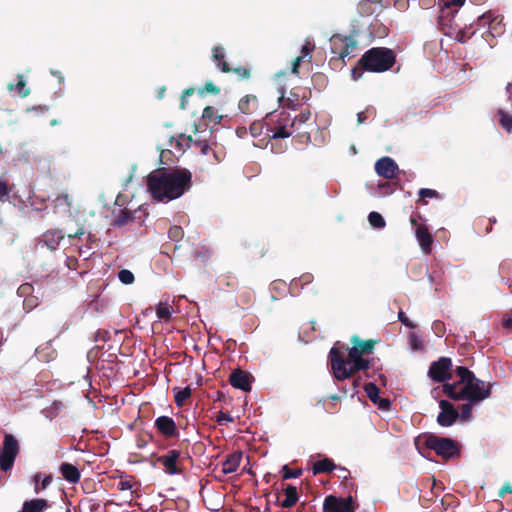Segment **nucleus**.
I'll list each match as a JSON object with an SVG mask.
<instances>
[{
	"label": "nucleus",
	"instance_id": "1",
	"mask_svg": "<svg viewBox=\"0 0 512 512\" xmlns=\"http://www.w3.org/2000/svg\"><path fill=\"white\" fill-rule=\"evenodd\" d=\"M455 373L459 378L452 384H444V394L454 401H468L460 407L459 414L463 420H469L472 414V405L479 403L491 395L492 385L485 386L484 381L478 379L467 367L457 366Z\"/></svg>",
	"mask_w": 512,
	"mask_h": 512
},
{
	"label": "nucleus",
	"instance_id": "2",
	"mask_svg": "<svg viewBox=\"0 0 512 512\" xmlns=\"http://www.w3.org/2000/svg\"><path fill=\"white\" fill-rule=\"evenodd\" d=\"M192 174L185 168L168 170L159 168L147 177V189L151 196L161 202L181 197L191 187Z\"/></svg>",
	"mask_w": 512,
	"mask_h": 512
},
{
	"label": "nucleus",
	"instance_id": "3",
	"mask_svg": "<svg viewBox=\"0 0 512 512\" xmlns=\"http://www.w3.org/2000/svg\"><path fill=\"white\" fill-rule=\"evenodd\" d=\"M355 349L337 341L329 352V362L333 376L338 381H343L354 376L359 371L370 368V360L356 356Z\"/></svg>",
	"mask_w": 512,
	"mask_h": 512
},
{
	"label": "nucleus",
	"instance_id": "4",
	"mask_svg": "<svg viewBox=\"0 0 512 512\" xmlns=\"http://www.w3.org/2000/svg\"><path fill=\"white\" fill-rule=\"evenodd\" d=\"M395 53L385 47H374L367 50L359 59L360 69L352 70V77L357 80L361 76V69L370 72H385L389 70L395 63Z\"/></svg>",
	"mask_w": 512,
	"mask_h": 512
},
{
	"label": "nucleus",
	"instance_id": "5",
	"mask_svg": "<svg viewBox=\"0 0 512 512\" xmlns=\"http://www.w3.org/2000/svg\"><path fill=\"white\" fill-rule=\"evenodd\" d=\"M421 440L426 448L433 450L446 461L460 456V444L451 438L440 437L435 434H425L416 441V445H418Z\"/></svg>",
	"mask_w": 512,
	"mask_h": 512
},
{
	"label": "nucleus",
	"instance_id": "6",
	"mask_svg": "<svg viewBox=\"0 0 512 512\" xmlns=\"http://www.w3.org/2000/svg\"><path fill=\"white\" fill-rule=\"evenodd\" d=\"M266 119V135L270 139L288 138L295 132L287 111L266 113Z\"/></svg>",
	"mask_w": 512,
	"mask_h": 512
},
{
	"label": "nucleus",
	"instance_id": "7",
	"mask_svg": "<svg viewBox=\"0 0 512 512\" xmlns=\"http://www.w3.org/2000/svg\"><path fill=\"white\" fill-rule=\"evenodd\" d=\"M331 42V53L336 57L331 58L330 62L335 63L342 61L356 49L357 41L353 35L343 36L335 34L330 39Z\"/></svg>",
	"mask_w": 512,
	"mask_h": 512
},
{
	"label": "nucleus",
	"instance_id": "8",
	"mask_svg": "<svg viewBox=\"0 0 512 512\" xmlns=\"http://www.w3.org/2000/svg\"><path fill=\"white\" fill-rule=\"evenodd\" d=\"M19 453V444L12 434H6L3 445L0 448V470L7 472L10 470Z\"/></svg>",
	"mask_w": 512,
	"mask_h": 512
},
{
	"label": "nucleus",
	"instance_id": "9",
	"mask_svg": "<svg viewBox=\"0 0 512 512\" xmlns=\"http://www.w3.org/2000/svg\"><path fill=\"white\" fill-rule=\"evenodd\" d=\"M452 360L449 357H440L437 361L430 364L428 376L434 382L448 384L447 381L452 378L453 372Z\"/></svg>",
	"mask_w": 512,
	"mask_h": 512
},
{
	"label": "nucleus",
	"instance_id": "10",
	"mask_svg": "<svg viewBox=\"0 0 512 512\" xmlns=\"http://www.w3.org/2000/svg\"><path fill=\"white\" fill-rule=\"evenodd\" d=\"M180 456L181 452L179 450L171 449L166 454L158 456L156 461L164 467L167 474L179 475L183 473Z\"/></svg>",
	"mask_w": 512,
	"mask_h": 512
},
{
	"label": "nucleus",
	"instance_id": "11",
	"mask_svg": "<svg viewBox=\"0 0 512 512\" xmlns=\"http://www.w3.org/2000/svg\"><path fill=\"white\" fill-rule=\"evenodd\" d=\"M439 407L441 411L437 416V423L442 427L452 426L460 417L458 410L447 400H440Z\"/></svg>",
	"mask_w": 512,
	"mask_h": 512
},
{
	"label": "nucleus",
	"instance_id": "12",
	"mask_svg": "<svg viewBox=\"0 0 512 512\" xmlns=\"http://www.w3.org/2000/svg\"><path fill=\"white\" fill-rule=\"evenodd\" d=\"M353 499L351 496L347 498L329 495L323 503V512H347L352 510Z\"/></svg>",
	"mask_w": 512,
	"mask_h": 512
},
{
	"label": "nucleus",
	"instance_id": "13",
	"mask_svg": "<svg viewBox=\"0 0 512 512\" xmlns=\"http://www.w3.org/2000/svg\"><path fill=\"white\" fill-rule=\"evenodd\" d=\"M239 111L244 115H266L256 95L247 94L243 96L238 103Z\"/></svg>",
	"mask_w": 512,
	"mask_h": 512
},
{
	"label": "nucleus",
	"instance_id": "14",
	"mask_svg": "<svg viewBox=\"0 0 512 512\" xmlns=\"http://www.w3.org/2000/svg\"><path fill=\"white\" fill-rule=\"evenodd\" d=\"M375 171L379 176L392 180L399 173V168L394 159L386 156L376 161Z\"/></svg>",
	"mask_w": 512,
	"mask_h": 512
},
{
	"label": "nucleus",
	"instance_id": "15",
	"mask_svg": "<svg viewBox=\"0 0 512 512\" xmlns=\"http://www.w3.org/2000/svg\"><path fill=\"white\" fill-rule=\"evenodd\" d=\"M154 425L158 432L166 439L179 436L177 425L173 418L169 416H159L156 418Z\"/></svg>",
	"mask_w": 512,
	"mask_h": 512
},
{
	"label": "nucleus",
	"instance_id": "16",
	"mask_svg": "<svg viewBox=\"0 0 512 512\" xmlns=\"http://www.w3.org/2000/svg\"><path fill=\"white\" fill-rule=\"evenodd\" d=\"M229 383L234 388L249 392L251 390L252 376L248 372L238 368L230 374Z\"/></svg>",
	"mask_w": 512,
	"mask_h": 512
},
{
	"label": "nucleus",
	"instance_id": "17",
	"mask_svg": "<svg viewBox=\"0 0 512 512\" xmlns=\"http://www.w3.org/2000/svg\"><path fill=\"white\" fill-rule=\"evenodd\" d=\"M416 239L425 254H429L432 250L433 236L429 232L425 224H419L415 229Z\"/></svg>",
	"mask_w": 512,
	"mask_h": 512
},
{
	"label": "nucleus",
	"instance_id": "18",
	"mask_svg": "<svg viewBox=\"0 0 512 512\" xmlns=\"http://www.w3.org/2000/svg\"><path fill=\"white\" fill-rule=\"evenodd\" d=\"M63 239L64 234L61 230H48L42 235L39 243L50 251H55Z\"/></svg>",
	"mask_w": 512,
	"mask_h": 512
},
{
	"label": "nucleus",
	"instance_id": "19",
	"mask_svg": "<svg viewBox=\"0 0 512 512\" xmlns=\"http://www.w3.org/2000/svg\"><path fill=\"white\" fill-rule=\"evenodd\" d=\"M351 342L353 346L350 349H355V355L359 357H363V355L372 353L376 344L375 340H362L357 335L352 336Z\"/></svg>",
	"mask_w": 512,
	"mask_h": 512
},
{
	"label": "nucleus",
	"instance_id": "20",
	"mask_svg": "<svg viewBox=\"0 0 512 512\" xmlns=\"http://www.w3.org/2000/svg\"><path fill=\"white\" fill-rule=\"evenodd\" d=\"M243 453L240 450L234 451L233 453L226 456V459L222 462V472L224 474H231L237 471L240 466Z\"/></svg>",
	"mask_w": 512,
	"mask_h": 512
},
{
	"label": "nucleus",
	"instance_id": "21",
	"mask_svg": "<svg viewBox=\"0 0 512 512\" xmlns=\"http://www.w3.org/2000/svg\"><path fill=\"white\" fill-rule=\"evenodd\" d=\"M49 507L50 504L46 499L35 498L24 501L22 509L19 512H45Z\"/></svg>",
	"mask_w": 512,
	"mask_h": 512
},
{
	"label": "nucleus",
	"instance_id": "22",
	"mask_svg": "<svg viewBox=\"0 0 512 512\" xmlns=\"http://www.w3.org/2000/svg\"><path fill=\"white\" fill-rule=\"evenodd\" d=\"M59 471L63 478L70 483L75 484L80 480L79 469L71 463L63 462L59 467Z\"/></svg>",
	"mask_w": 512,
	"mask_h": 512
},
{
	"label": "nucleus",
	"instance_id": "23",
	"mask_svg": "<svg viewBox=\"0 0 512 512\" xmlns=\"http://www.w3.org/2000/svg\"><path fill=\"white\" fill-rule=\"evenodd\" d=\"M282 490L284 492V499L279 502V505L283 508L293 507L299 499L297 487L288 484Z\"/></svg>",
	"mask_w": 512,
	"mask_h": 512
},
{
	"label": "nucleus",
	"instance_id": "24",
	"mask_svg": "<svg viewBox=\"0 0 512 512\" xmlns=\"http://www.w3.org/2000/svg\"><path fill=\"white\" fill-rule=\"evenodd\" d=\"M71 199L68 194H60L53 200L54 212H64L71 214Z\"/></svg>",
	"mask_w": 512,
	"mask_h": 512
},
{
	"label": "nucleus",
	"instance_id": "25",
	"mask_svg": "<svg viewBox=\"0 0 512 512\" xmlns=\"http://www.w3.org/2000/svg\"><path fill=\"white\" fill-rule=\"evenodd\" d=\"M338 466L335 465L332 459L324 458L322 460L316 461L312 466V471L314 475L322 474V473H330L333 470L337 469Z\"/></svg>",
	"mask_w": 512,
	"mask_h": 512
},
{
	"label": "nucleus",
	"instance_id": "26",
	"mask_svg": "<svg viewBox=\"0 0 512 512\" xmlns=\"http://www.w3.org/2000/svg\"><path fill=\"white\" fill-rule=\"evenodd\" d=\"M138 485V482L135 480L133 476H121L120 481L118 483V489L121 491H131L132 495H135L136 497H139L138 490L134 489V487Z\"/></svg>",
	"mask_w": 512,
	"mask_h": 512
},
{
	"label": "nucleus",
	"instance_id": "27",
	"mask_svg": "<svg viewBox=\"0 0 512 512\" xmlns=\"http://www.w3.org/2000/svg\"><path fill=\"white\" fill-rule=\"evenodd\" d=\"M225 54L224 49L221 46H215L213 48V60L217 63V67L225 73H228L231 71V68L229 67L228 63L224 60Z\"/></svg>",
	"mask_w": 512,
	"mask_h": 512
},
{
	"label": "nucleus",
	"instance_id": "28",
	"mask_svg": "<svg viewBox=\"0 0 512 512\" xmlns=\"http://www.w3.org/2000/svg\"><path fill=\"white\" fill-rule=\"evenodd\" d=\"M134 220L133 212L128 209L120 210L118 215L113 219L114 227H123Z\"/></svg>",
	"mask_w": 512,
	"mask_h": 512
},
{
	"label": "nucleus",
	"instance_id": "29",
	"mask_svg": "<svg viewBox=\"0 0 512 512\" xmlns=\"http://www.w3.org/2000/svg\"><path fill=\"white\" fill-rule=\"evenodd\" d=\"M312 119V113L309 109L302 110L299 115L292 118L293 129L298 131L305 124H309Z\"/></svg>",
	"mask_w": 512,
	"mask_h": 512
},
{
	"label": "nucleus",
	"instance_id": "30",
	"mask_svg": "<svg viewBox=\"0 0 512 512\" xmlns=\"http://www.w3.org/2000/svg\"><path fill=\"white\" fill-rule=\"evenodd\" d=\"M42 474L36 473L33 477L35 482L34 491L39 493L41 490H45L53 481L52 475H47L41 480Z\"/></svg>",
	"mask_w": 512,
	"mask_h": 512
},
{
	"label": "nucleus",
	"instance_id": "31",
	"mask_svg": "<svg viewBox=\"0 0 512 512\" xmlns=\"http://www.w3.org/2000/svg\"><path fill=\"white\" fill-rule=\"evenodd\" d=\"M223 116L217 114L216 110L212 106H206L202 113V119L208 120L209 122L213 123L214 125L220 124Z\"/></svg>",
	"mask_w": 512,
	"mask_h": 512
},
{
	"label": "nucleus",
	"instance_id": "32",
	"mask_svg": "<svg viewBox=\"0 0 512 512\" xmlns=\"http://www.w3.org/2000/svg\"><path fill=\"white\" fill-rule=\"evenodd\" d=\"M493 21H491L490 26L488 28V33L495 37L496 35H500L503 31L502 26V16L495 14L493 12Z\"/></svg>",
	"mask_w": 512,
	"mask_h": 512
},
{
	"label": "nucleus",
	"instance_id": "33",
	"mask_svg": "<svg viewBox=\"0 0 512 512\" xmlns=\"http://www.w3.org/2000/svg\"><path fill=\"white\" fill-rule=\"evenodd\" d=\"M8 89L9 90H17L18 94L20 97L24 98V97H27L30 93V90L28 88H26V82L25 80L23 79V75H18V82L17 84L13 85V84H10L8 86Z\"/></svg>",
	"mask_w": 512,
	"mask_h": 512
},
{
	"label": "nucleus",
	"instance_id": "34",
	"mask_svg": "<svg viewBox=\"0 0 512 512\" xmlns=\"http://www.w3.org/2000/svg\"><path fill=\"white\" fill-rule=\"evenodd\" d=\"M499 123L504 130L508 133H512V115L508 114L503 110L498 111Z\"/></svg>",
	"mask_w": 512,
	"mask_h": 512
},
{
	"label": "nucleus",
	"instance_id": "35",
	"mask_svg": "<svg viewBox=\"0 0 512 512\" xmlns=\"http://www.w3.org/2000/svg\"><path fill=\"white\" fill-rule=\"evenodd\" d=\"M364 390L371 402L378 403V399L380 398V391L376 384L372 382L366 383L364 386Z\"/></svg>",
	"mask_w": 512,
	"mask_h": 512
},
{
	"label": "nucleus",
	"instance_id": "36",
	"mask_svg": "<svg viewBox=\"0 0 512 512\" xmlns=\"http://www.w3.org/2000/svg\"><path fill=\"white\" fill-rule=\"evenodd\" d=\"M191 396V389L190 387H185L183 389H180L176 392L174 396L175 403L178 407H181L184 405L185 401L190 398Z\"/></svg>",
	"mask_w": 512,
	"mask_h": 512
},
{
	"label": "nucleus",
	"instance_id": "37",
	"mask_svg": "<svg viewBox=\"0 0 512 512\" xmlns=\"http://www.w3.org/2000/svg\"><path fill=\"white\" fill-rule=\"evenodd\" d=\"M314 277L311 273H304L299 278H295L292 280L291 289L300 286L303 288L305 285L310 284L313 281Z\"/></svg>",
	"mask_w": 512,
	"mask_h": 512
},
{
	"label": "nucleus",
	"instance_id": "38",
	"mask_svg": "<svg viewBox=\"0 0 512 512\" xmlns=\"http://www.w3.org/2000/svg\"><path fill=\"white\" fill-rule=\"evenodd\" d=\"M368 220L371 226L379 229L384 228L386 224L383 216L375 211L370 212V214L368 215Z\"/></svg>",
	"mask_w": 512,
	"mask_h": 512
},
{
	"label": "nucleus",
	"instance_id": "39",
	"mask_svg": "<svg viewBox=\"0 0 512 512\" xmlns=\"http://www.w3.org/2000/svg\"><path fill=\"white\" fill-rule=\"evenodd\" d=\"M493 19V12L492 11H488L486 13H483L482 15H480L477 19V22H476V25H477V28L476 30H479L481 28H489L490 26V23Z\"/></svg>",
	"mask_w": 512,
	"mask_h": 512
},
{
	"label": "nucleus",
	"instance_id": "40",
	"mask_svg": "<svg viewBox=\"0 0 512 512\" xmlns=\"http://www.w3.org/2000/svg\"><path fill=\"white\" fill-rule=\"evenodd\" d=\"M282 478L284 480L298 478L302 475V469H290L288 465H283L281 468Z\"/></svg>",
	"mask_w": 512,
	"mask_h": 512
},
{
	"label": "nucleus",
	"instance_id": "41",
	"mask_svg": "<svg viewBox=\"0 0 512 512\" xmlns=\"http://www.w3.org/2000/svg\"><path fill=\"white\" fill-rule=\"evenodd\" d=\"M171 310L172 308L168 304H160L156 308L157 317L161 320L169 321L171 317Z\"/></svg>",
	"mask_w": 512,
	"mask_h": 512
},
{
	"label": "nucleus",
	"instance_id": "42",
	"mask_svg": "<svg viewBox=\"0 0 512 512\" xmlns=\"http://www.w3.org/2000/svg\"><path fill=\"white\" fill-rule=\"evenodd\" d=\"M184 231L181 226L173 225L168 230V237L175 242L182 240Z\"/></svg>",
	"mask_w": 512,
	"mask_h": 512
},
{
	"label": "nucleus",
	"instance_id": "43",
	"mask_svg": "<svg viewBox=\"0 0 512 512\" xmlns=\"http://www.w3.org/2000/svg\"><path fill=\"white\" fill-rule=\"evenodd\" d=\"M197 92L200 96H204L206 93L217 95L220 92V88L218 86H216L214 83L209 81V82H206L202 88H199L197 90Z\"/></svg>",
	"mask_w": 512,
	"mask_h": 512
},
{
	"label": "nucleus",
	"instance_id": "44",
	"mask_svg": "<svg viewBox=\"0 0 512 512\" xmlns=\"http://www.w3.org/2000/svg\"><path fill=\"white\" fill-rule=\"evenodd\" d=\"M119 280L126 285L132 284L135 280L134 274L127 269H122L118 273Z\"/></svg>",
	"mask_w": 512,
	"mask_h": 512
},
{
	"label": "nucleus",
	"instance_id": "45",
	"mask_svg": "<svg viewBox=\"0 0 512 512\" xmlns=\"http://www.w3.org/2000/svg\"><path fill=\"white\" fill-rule=\"evenodd\" d=\"M80 505L86 509H88L90 512H95L100 508V502L91 499V498H84L80 501Z\"/></svg>",
	"mask_w": 512,
	"mask_h": 512
},
{
	"label": "nucleus",
	"instance_id": "46",
	"mask_svg": "<svg viewBox=\"0 0 512 512\" xmlns=\"http://www.w3.org/2000/svg\"><path fill=\"white\" fill-rule=\"evenodd\" d=\"M33 291H34V287L32 284L30 283H23L21 284L18 289H17V295L19 297H23L24 299H26L27 297H29L31 294H33Z\"/></svg>",
	"mask_w": 512,
	"mask_h": 512
},
{
	"label": "nucleus",
	"instance_id": "47",
	"mask_svg": "<svg viewBox=\"0 0 512 512\" xmlns=\"http://www.w3.org/2000/svg\"><path fill=\"white\" fill-rule=\"evenodd\" d=\"M39 305V299L37 296L31 294L29 297L23 300V307L27 312L32 311Z\"/></svg>",
	"mask_w": 512,
	"mask_h": 512
},
{
	"label": "nucleus",
	"instance_id": "48",
	"mask_svg": "<svg viewBox=\"0 0 512 512\" xmlns=\"http://www.w3.org/2000/svg\"><path fill=\"white\" fill-rule=\"evenodd\" d=\"M280 99L284 101V107L289 109L296 110L299 106V99L295 94H291V96L286 99H284V96L282 95Z\"/></svg>",
	"mask_w": 512,
	"mask_h": 512
},
{
	"label": "nucleus",
	"instance_id": "49",
	"mask_svg": "<svg viewBox=\"0 0 512 512\" xmlns=\"http://www.w3.org/2000/svg\"><path fill=\"white\" fill-rule=\"evenodd\" d=\"M230 72H234L237 75L238 80L249 79L251 75L250 69L242 66L233 68Z\"/></svg>",
	"mask_w": 512,
	"mask_h": 512
},
{
	"label": "nucleus",
	"instance_id": "50",
	"mask_svg": "<svg viewBox=\"0 0 512 512\" xmlns=\"http://www.w3.org/2000/svg\"><path fill=\"white\" fill-rule=\"evenodd\" d=\"M195 93L194 88H187L183 91L181 99H180V109L184 110L188 105V98Z\"/></svg>",
	"mask_w": 512,
	"mask_h": 512
},
{
	"label": "nucleus",
	"instance_id": "51",
	"mask_svg": "<svg viewBox=\"0 0 512 512\" xmlns=\"http://www.w3.org/2000/svg\"><path fill=\"white\" fill-rule=\"evenodd\" d=\"M195 93L194 88H187L183 91L181 99H180V109L184 110L188 105V98Z\"/></svg>",
	"mask_w": 512,
	"mask_h": 512
},
{
	"label": "nucleus",
	"instance_id": "52",
	"mask_svg": "<svg viewBox=\"0 0 512 512\" xmlns=\"http://www.w3.org/2000/svg\"><path fill=\"white\" fill-rule=\"evenodd\" d=\"M418 194L421 200H423L424 198H440V194L438 191L429 188H421Z\"/></svg>",
	"mask_w": 512,
	"mask_h": 512
},
{
	"label": "nucleus",
	"instance_id": "53",
	"mask_svg": "<svg viewBox=\"0 0 512 512\" xmlns=\"http://www.w3.org/2000/svg\"><path fill=\"white\" fill-rule=\"evenodd\" d=\"M216 422L219 425H222L224 423H232L234 422V418L230 414L220 411L216 416Z\"/></svg>",
	"mask_w": 512,
	"mask_h": 512
},
{
	"label": "nucleus",
	"instance_id": "54",
	"mask_svg": "<svg viewBox=\"0 0 512 512\" xmlns=\"http://www.w3.org/2000/svg\"><path fill=\"white\" fill-rule=\"evenodd\" d=\"M263 126H264V124L262 122H259V121L253 122L249 128L251 135L253 137L260 136L262 133V130H263Z\"/></svg>",
	"mask_w": 512,
	"mask_h": 512
},
{
	"label": "nucleus",
	"instance_id": "55",
	"mask_svg": "<svg viewBox=\"0 0 512 512\" xmlns=\"http://www.w3.org/2000/svg\"><path fill=\"white\" fill-rule=\"evenodd\" d=\"M310 42L309 41H306V44L303 45L302 49H301V55L300 56H303V59H305L307 57V61L310 62L311 59H312V56H311V52L314 48V46H310Z\"/></svg>",
	"mask_w": 512,
	"mask_h": 512
},
{
	"label": "nucleus",
	"instance_id": "56",
	"mask_svg": "<svg viewBox=\"0 0 512 512\" xmlns=\"http://www.w3.org/2000/svg\"><path fill=\"white\" fill-rule=\"evenodd\" d=\"M410 344L413 349L418 350L423 347L422 341L419 339V337L415 333H411L409 335Z\"/></svg>",
	"mask_w": 512,
	"mask_h": 512
},
{
	"label": "nucleus",
	"instance_id": "57",
	"mask_svg": "<svg viewBox=\"0 0 512 512\" xmlns=\"http://www.w3.org/2000/svg\"><path fill=\"white\" fill-rule=\"evenodd\" d=\"M439 1L446 8H450L452 6L458 8V7H461L465 3V0H439Z\"/></svg>",
	"mask_w": 512,
	"mask_h": 512
},
{
	"label": "nucleus",
	"instance_id": "58",
	"mask_svg": "<svg viewBox=\"0 0 512 512\" xmlns=\"http://www.w3.org/2000/svg\"><path fill=\"white\" fill-rule=\"evenodd\" d=\"M398 319L399 321L408 328H414L415 325L409 320V318L405 315L403 311H400L398 313Z\"/></svg>",
	"mask_w": 512,
	"mask_h": 512
},
{
	"label": "nucleus",
	"instance_id": "59",
	"mask_svg": "<svg viewBox=\"0 0 512 512\" xmlns=\"http://www.w3.org/2000/svg\"><path fill=\"white\" fill-rule=\"evenodd\" d=\"M303 56H298L296 57L293 62H292V68H291V71L293 74H298L299 72V67L301 65V62L303 61Z\"/></svg>",
	"mask_w": 512,
	"mask_h": 512
},
{
	"label": "nucleus",
	"instance_id": "60",
	"mask_svg": "<svg viewBox=\"0 0 512 512\" xmlns=\"http://www.w3.org/2000/svg\"><path fill=\"white\" fill-rule=\"evenodd\" d=\"M9 194V189L6 182L0 181V201H3Z\"/></svg>",
	"mask_w": 512,
	"mask_h": 512
},
{
	"label": "nucleus",
	"instance_id": "61",
	"mask_svg": "<svg viewBox=\"0 0 512 512\" xmlns=\"http://www.w3.org/2000/svg\"><path fill=\"white\" fill-rule=\"evenodd\" d=\"M376 404L378 405V407H379L380 409L387 410V409L390 407L391 402H390V400H389V399H387V398H381V397H380V398L378 399V403H376Z\"/></svg>",
	"mask_w": 512,
	"mask_h": 512
},
{
	"label": "nucleus",
	"instance_id": "62",
	"mask_svg": "<svg viewBox=\"0 0 512 512\" xmlns=\"http://www.w3.org/2000/svg\"><path fill=\"white\" fill-rule=\"evenodd\" d=\"M502 327L504 329L512 330V316H504L502 319Z\"/></svg>",
	"mask_w": 512,
	"mask_h": 512
},
{
	"label": "nucleus",
	"instance_id": "63",
	"mask_svg": "<svg viewBox=\"0 0 512 512\" xmlns=\"http://www.w3.org/2000/svg\"><path fill=\"white\" fill-rule=\"evenodd\" d=\"M507 493H512V486L509 483L499 490V496L503 498Z\"/></svg>",
	"mask_w": 512,
	"mask_h": 512
},
{
	"label": "nucleus",
	"instance_id": "64",
	"mask_svg": "<svg viewBox=\"0 0 512 512\" xmlns=\"http://www.w3.org/2000/svg\"><path fill=\"white\" fill-rule=\"evenodd\" d=\"M84 233H85V231H84V227H83V225H81V226L77 229V231H76L75 233H73V234H72V233H69L67 236H68L69 238H76V237H80V236H82Z\"/></svg>",
	"mask_w": 512,
	"mask_h": 512
}]
</instances>
